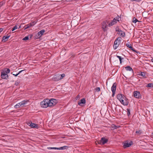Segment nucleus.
<instances>
[{"label":"nucleus","instance_id":"obj_48","mask_svg":"<svg viewBox=\"0 0 153 153\" xmlns=\"http://www.w3.org/2000/svg\"><path fill=\"white\" fill-rule=\"evenodd\" d=\"M2 5H3L2 3H1V2H0V7H1Z\"/></svg>","mask_w":153,"mask_h":153},{"label":"nucleus","instance_id":"obj_36","mask_svg":"<svg viewBox=\"0 0 153 153\" xmlns=\"http://www.w3.org/2000/svg\"><path fill=\"white\" fill-rule=\"evenodd\" d=\"M47 149H57V147H48Z\"/></svg>","mask_w":153,"mask_h":153},{"label":"nucleus","instance_id":"obj_39","mask_svg":"<svg viewBox=\"0 0 153 153\" xmlns=\"http://www.w3.org/2000/svg\"><path fill=\"white\" fill-rule=\"evenodd\" d=\"M65 136L64 135H62V136H61L60 135H58V139H60V138H65Z\"/></svg>","mask_w":153,"mask_h":153},{"label":"nucleus","instance_id":"obj_40","mask_svg":"<svg viewBox=\"0 0 153 153\" xmlns=\"http://www.w3.org/2000/svg\"><path fill=\"white\" fill-rule=\"evenodd\" d=\"M95 91L97 92H99L100 90V87H97L95 89Z\"/></svg>","mask_w":153,"mask_h":153},{"label":"nucleus","instance_id":"obj_27","mask_svg":"<svg viewBox=\"0 0 153 153\" xmlns=\"http://www.w3.org/2000/svg\"><path fill=\"white\" fill-rule=\"evenodd\" d=\"M111 128H112V129L114 130V129H116L118 127L114 124H113L111 126Z\"/></svg>","mask_w":153,"mask_h":153},{"label":"nucleus","instance_id":"obj_51","mask_svg":"<svg viewBox=\"0 0 153 153\" xmlns=\"http://www.w3.org/2000/svg\"><path fill=\"white\" fill-rule=\"evenodd\" d=\"M79 95H78L77 96V97H76V98H79Z\"/></svg>","mask_w":153,"mask_h":153},{"label":"nucleus","instance_id":"obj_33","mask_svg":"<svg viewBox=\"0 0 153 153\" xmlns=\"http://www.w3.org/2000/svg\"><path fill=\"white\" fill-rule=\"evenodd\" d=\"M127 115L129 116L130 114V109L129 108H127Z\"/></svg>","mask_w":153,"mask_h":153},{"label":"nucleus","instance_id":"obj_50","mask_svg":"<svg viewBox=\"0 0 153 153\" xmlns=\"http://www.w3.org/2000/svg\"><path fill=\"white\" fill-rule=\"evenodd\" d=\"M151 61L153 62V58L151 60Z\"/></svg>","mask_w":153,"mask_h":153},{"label":"nucleus","instance_id":"obj_3","mask_svg":"<svg viewBox=\"0 0 153 153\" xmlns=\"http://www.w3.org/2000/svg\"><path fill=\"white\" fill-rule=\"evenodd\" d=\"M109 21L106 20L104 21L102 23V28L104 31L107 30L106 28L108 26V24H109Z\"/></svg>","mask_w":153,"mask_h":153},{"label":"nucleus","instance_id":"obj_15","mask_svg":"<svg viewBox=\"0 0 153 153\" xmlns=\"http://www.w3.org/2000/svg\"><path fill=\"white\" fill-rule=\"evenodd\" d=\"M10 35H8L7 36H4L3 38H2V42L4 41V42L7 41V40L8 38L10 37Z\"/></svg>","mask_w":153,"mask_h":153},{"label":"nucleus","instance_id":"obj_43","mask_svg":"<svg viewBox=\"0 0 153 153\" xmlns=\"http://www.w3.org/2000/svg\"><path fill=\"white\" fill-rule=\"evenodd\" d=\"M131 1H136L137 2H139L142 0H130Z\"/></svg>","mask_w":153,"mask_h":153},{"label":"nucleus","instance_id":"obj_11","mask_svg":"<svg viewBox=\"0 0 153 153\" xmlns=\"http://www.w3.org/2000/svg\"><path fill=\"white\" fill-rule=\"evenodd\" d=\"M133 144V142L132 141H130L129 143L128 142L125 143L123 145V147L126 148L130 146Z\"/></svg>","mask_w":153,"mask_h":153},{"label":"nucleus","instance_id":"obj_23","mask_svg":"<svg viewBox=\"0 0 153 153\" xmlns=\"http://www.w3.org/2000/svg\"><path fill=\"white\" fill-rule=\"evenodd\" d=\"M123 95L122 94H118L117 95V98L119 100H120L121 98H122V96Z\"/></svg>","mask_w":153,"mask_h":153},{"label":"nucleus","instance_id":"obj_4","mask_svg":"<svg viewBox=\"0 0 153 153\" xmlns=\"http://www.w3.org/2000/svg\"><path fill=\"white\" fill-rule=\"evenodd\" d=\"M37 22L34 21L29 23L28 24L25 25L23 27L24 30L27 29L34 26L36 23Z\"/></svg>","mask_w":153,"mask_h":153},{"label":"nucleus","instance_id":"obj_46","mask_svg":"<svg viewBox=\"0 0 153 153\" xmlns=\"http://www.w3.org/2000/svg\"><path fill=\"white\" fill-rule=\"evenodd\" d=\"M112 92V96H113L115 94V91Z\"/></svg>","mask_w":153,"mask_h":153},{"label":"nucleus","instance_id":"obj_28","mask_svg":"<svg viewBox=\"0 0 153 153\" xmlns=\"http://www.w3.org/2000/svg\"><path fill=\"white\" fill-rule=\"evenodd\" d=\"M139 21L135 17H134L133 18L132 22L133 23H136L137 22H139Z\"/></svg>","mask_w":153,"mask_h":153},{"label":"nucleus","instance_id":"obj_32","mask_svg":"<svg viewBox=\"0 0 153 153\" xmlns=\"http://www.w3.org/2000/svg\"><path fill=\"white\" fill-rule=\"evenodd\" d=\"M121 38L120 37H119L116 38L115 40H116V41H117L118 42L120 43V42L121 41Z\"/></svg>","mask_w":153,"mask_h":153},{"label":"nucleus","instance_id":"obj_16","mask_svg":"<svg viewBox=\"0 0 153 153\" xmlns=\"http://www.w3.org/2000/svg\"><path fill=\"white\" fill-rule=\"evenodd\" d=\"M45 32V30H42L39 31L38 33V37L40 38L41 37Z\"/></svg>","mask_w":153,"mask_h":153},{"label":"nucleus","instance_id":"obj_38","mask_svg":"<svg viewBox=\"0 0 153 153\" xmlns=\"http://www.w3.org/2000/svg\"><path fill=\"white\" fill-rule=\"evenodd\" d=\"M18 28L17 25H15L14 27L12 29V31H13L15 30L16 29Z\"/></svg>","mask_w":153,"mask_h":153},{"label":"nucleus","instance_id":"obj_29","mask_svg":"<svg viewBox=\"0 0 153 153\" xmlns=\"http://www.w3.org/2000/svg\"><path fill=\"white\" fill-rule=\"evenodd\" d=\"M139 75L142 76L143 77H144L146 75L145 73L144 72H140V73L139 74Z\"/></svg>","mask_w":153,"mask_h":153},{"label":"nucleus","instance_id":"obj_30","mask_svg":"<svg viewBox=\"0 0 153 153\" xmlns=\"http://www.w3.org/2000/svg\"><path fill=\"white\" fill-rule=\"evenodd\" d=\"M147 87H150L151 88H152L153 87V83H149L146 86Z\"/></svg>","mask_w":153,"mask_h":153},{"label":"nucleus","instance_id":"obj_12","mask_svg":"<svg viewBox=\"0 0 153 153\" xmlns=\"http://www.w3.org/2000/svg\"><path fill=\"white\" fill-rule=\"evenodd\" d=\"M117 22L116 21V20L115 19H114L111 22H109V24L108 25V26L111 27L113 26V25L115 24Z\"/></svg>","mask_w":153,"mask_h":153},{"label":"nucleus","instance_id":"obj_17","mask_svg":"<svg viewBox=\"0 0 153 153\" xmlns=\"http://www.w3.org/2000/svg\"><path fill=\"white\" fill-rule=\"evenodd\" d=\"M86 102L85 99L83 98L80 100L79 102H78V104L79 105H82V104H85Z\"/></svg>","mask_w":153,"mask_h":153},{"label":"nucleus","instance_id":"obj_6","mask_svg":"<svg viewBox=\"0 0 153 153\" xmlns=\"http://www.w3.org/2000/svg\"><path fill=\"white\" fill-rule=\"evenodd\" d=\"M57 102V100L54 99L49 100V103L50 107L55 105L56 104Z\"/></svg>","mask_w":153,"mask_h":153},{"label":"nucleus","instance_id":"obj_52","mask_svg":"<svg viewBox=\"0 0 153 153\" xmlns=\"http://www.w3.org/2000/svg\"><path fill=\"white\" fill-rule=\"evenodd\" d=\"M73 57V58H74L75 57V56L74 55H73L71 57Z\"/></svg>","mask_w":153,"mask_h":153},{"label":"nucleus","instance_id":"obj_9","mask_svg":"<svg viewBox=\"0 0 153 153\" xmlns=\"http://www.w3.org/2000/svg\"><path fill=\"white\" fill-rule=\"evenodd\" d=\"M134 96L136 98H139L140 97V92L138 91H134Z\"/></svg>","mask_w":153,"mask_h":153},{"label":"nucleus","instance_id":"obj_41","mask_svg":"<svg viewBox=\"0 0 153 153\" xmlns=\"http://www.w3.org/2000/svg\"><path fill=\"white\" fill-rule=\"evenodd\" d=\"M19 82H19L18 80H17L16 81L15 83L14 84L16 85L17 86L19 84Z\"/></svg>","mask_w":153,"mask_h":153},{"label":"nucleus","instance_id":"obj_5","mask_svg":"<svg viewBox=\"0 0 153 153\" xmlns=\"http://www.w3.org/2000/svg\"><path fill=\"white\" fill-rule=\"evenodd\" d=\"M115 30L116 32H118L117 33L120 35L121 36L124 37L125 36V33L119 29L118 27H117L115 29Z\"/></svg>","mask_w":153,"mask_h":153},{"label":"nucleus","instance_id":"obj_49","mask_svg":"<svg viewBox=\"0 0 153 153\" xmlns=\"http://www.w3.org/2000/svg\"><path fill=\"white\" fill-rule=\"evenodd\" d=\"M22 25H21L20 26H19V28H20L21 27V26H22Z\"/></svg>","mask_w":153,"mask_h":153},{"label":"nucleus","instance_id":"obj_19","mask_svg":"<svg viewBox=\"0 0 153 153\" xmlns=\"http://www.w3.org/2000/svg\"><path fill=\"white\" fill-rule=\"evenodd\" d=\"M68 148V146H64L62 147H58V150H64L67 149Z\"/></svg>","mask_w":153,"mask_h":153},{"label":"nucleus","instance_id":"obj_18","mask_svg":"<svg viewBox=\"0 0 153 153\" xmlns=\"http://www.w3.org/2000/svg\"><path fill=\"white\" fill-rule=\"evenodd\" d=\"M142 131L141 130L137 129L135 132V135H140L142 133Z\"/></svg>","mask_w":153,"mask_h":153},{"label":"nucleus","instance_id":"obj_21","mask_svg":"<svg viewBox=\"0 0 153 153\" xmlns=\"http://www.w3.org/2000/svg\"><path fill=\"white\" fill-rule=\"evenodd\" d=\"M125 69H126L127 71H131L132 72H133V71L132 69V68L129 66H127L126 67H125Z\"/></svg>","mask_w":153,"mask_h":153},{"label":"nucleus","instance_id":"obj_13","mask_svg":"<svg viewBox=\"0 0 153 153\" xmlns=\"http://www.w3.org/2000/svg\"><path fill=\"white\" fill-rule=\"evenodd\" d=\"M116 86H117L116 83L115 82L113 84L111 88V91L112 92H114V91L116 92Z\"/></svg>","mask_w":153,"mask_h":153},{"label":"nucleus","instance_id":"obj_45","mask_svg":"<svg viewBox=\"0 0 153 153\" xmlns=\"http://www.w3.org/2000/svg\"><path fill=\"white\" fill-rule=\"evenodd\" d=\"M28 36V37H29L30 38H31L33 36V35L32 34H30Z\"/></svg>","mask_w":153,"mask_h":153},{"label":"nucleus","instance_id":"obj_34","mask_svg":"<svg viewBox=\"0 0 153 153\" xmlns=\"http://www.w3.org/2000/svg\"><path fill=\"white\" fill-rule=\"evenodd\" d=\"M52 79L54 81H57V76L56 75H55L54 76V77Z\"/></svg>","mask_w":153,"mask_h":153},{"label":"nucleus","instance_id":"obj_37","mask_svg":"<svg viewBox=\"0 0 153 153\" xmlns=\"http://www.w3.org/2000/svg\"><path fill=\"white\" fill-rule=\"evenodd\" d=\"M28 39H29V37H28V36H26L24 38L22 39L23 40H25V41L27 40Z\"/></svg>","mask_w":153,"mask_h":153},{"label":"nucleus","instance_id":"obj_2","mask_svg":"<svg viewBox=\"0 0 153 153\" xmlns=\"http://www.w3.org/2000/svg\"><path fill=\"white\" fill-rule=\"evenodd\" d=\"M121 100H119V101L122 104L126 106L129 103L128 99L126 98V96L124 95L122 96Z\"/></svg>","mask_w":153,"mask_h":153},{"label":"nucleus","instance_id":"obj_26","mask_svg":"<svg viewBox=\"0 0 153 153\" xmlns=\"http://www.w3.org/2000/svg\"><path fill=\"white\" fill-rule=\"evenodd\" d=\"M3 71L5 72V73L7 74L9 73L10 72V70L9 68H6L5 69L4 71Z\"/></svg>","mask_w":153,"mask_h":153},{"label":"nucleus","instance_id":"obj_53","mask_svg":"<svg viewBox=\"0 0 153 153\" xmlns=\"http://www.w3.org/2000/svg\"><path fill=\"white\" fill-rule=\"evenodd\" d=\"M67 1H70V0H67Z\"/></svg>","mask_w":153,"mask_h":153},{"label":"nucleus","instance_id":"obj_35","mask_svg":"<svg viewBox=\"0 0 153 153\" xmlns=\"http://www.w3.org/2000/svg\"><path fill=\"white\" fill-rule=\"evenodd\" d=\"M117 57L119 59L120 64H121L122 62V58L121 56H117Z\"/></svg>","mask_w":153,"mask_h":153},{"label":"nucleus","instance_id":"obj_44","mask_svg":"<svg viewBox=\"0 0 153 153\" xmlns=\"http://www.w3.org/2000/svg\"><path fill=\"white\" fill-rule=\"evenodd\" d=\"M119 19V17H116L114 19H115L116 21V22H117V21H119V20H118Z\"/></svg>","mask_w":153,"mask_h":153},{"label":"nucleus","instance_id":"obj_42","mask_svg":"<svg viewBox=\"0 0 153 153\" xmlns=\"http://www.w3.org/2000/svg\"><path fill=\"white\" fill-rule=\"evenodd\" d=\"M131 44L129 42L126 44V46L128 48H129L131 46Z\"/></svg>","mask_w":153,"mask_h":153},{"label":"nucleus","instance_id":"obj_22","mask_svg":"<svg viewBox=\"0 0 153 153\" xmlns=\"http://www.w3.org/2000/svg\"><path fill=\"white\" fill-rule=\"evenodd\" d=\"M129 48L131 50H132L134 52L137 54H139L140 53V52L138 51H137V50H135L131 46Z\"/></svg>","mask_w":153,"mask_h":153},{"label":"nucleus","instance_id":"obj_10","mask_svg":"<svg viewBox=\"0 0 153 153\" xmlns=\"http://www.w3.org/2000/svg\"><path fill=\"white\" fill-rule=\"evenodd\" d=\"M28 125L32 128H38V124L32 122H29Z\"/></svg>","mask_w":153,"mask_h":153},{"label":"nucleus","instance_id":"obj_24","mask_svg":"<svg viewBox=\"0 0 153 153\" xmlns=\"http://www.w3.org/2000/svg\"><path fill=\"white\" fill-rule=\"evenodd\" d=\"M65 76V74H60L58 76V78L59 79H61L64 77Z\"/></svg>","mask_w":153,"mask_h":153},{"label":"nucleus","instance_id":"obj_47","mask_svg":"<svg viewBox=\"0 0 153 153\" xmlns=\"http://www.w3.org/2000/svg\"><path fill=\"white\" fill-rule=\"evenodd\" d=\"M3 30V29L2 28H0V33L2 32Z\"/></svg>","mask_w":153,"mask_h":153},{"label":"nucleus","instance_id":"obj_31","mask_svg":"<svg viewBox=\"0 0 153 153\" xmlns=\"http://www.w3.org/2000/svg\"><path fill=\"white\" fill-rule=\"evenodd\" d=\"M25 70H23L19 71V73L16 74H13V75L15 76H17L19 74L21 73L22 72L25 71Z\"/></svg>","mask_w":153,"mask_h":153},{"label":"nucleus","instance_id":"obj_25","mask_svg":"<svg viewBox=\"0 0 153 153\" xmlns=\"http://www.w3.org/2000/svg\"><path fill=\"white\" fill-rule=\"evenodd\" d=\"M20 103L19 102V103H17L16 105H15L14 106V108H20V106H22L20 104Z\"/></svg>","mask_w":153,"mask_h":153},{"label":"nucleus","instance_id":"obj_54","mask_svg":"<svg viewBox=\"0 0 153 153\" xmlns=\"http://www.w3.org/2000/svg\"><path fill=\"white\" fill-rule=\"evenodd\" d=\"M152 134H153V133H152Z\"/></svg>","mask_w":153,"mask_h":153},{"label":"nucleus","instance_id":"obj_1","mask_svg":"<svg viewBox=\"0 0 153 153\" xmlns=\"http://www.w3.org/2000/svg\"><path fill=\"white\" fill-rule=\"evenodd\" d=\"M49 99H46L41 102L40 105L41 107L43 108H46L48 107H50L49 103Z\"/></svg>","mask_w":153,"mask_h":153},{"label":"nucleus","instance_id":"obj_14","mask_svg":"<svg viewBox=\"0 0 153 153\" xmlns=\"http://www.w3.org/2000/svg\"><path fill=\"white\" fill-rule=\"evenodd\" d=\"M120 43L118 42L117 41L115 40L114 42V49H116L118 47Z\"/></svg>","mask_w":153,"mask_h":153},{"label":"nucleus","instance_id":"obj_7","mask_svg":"<svg viewBox=\"0 0 153 153\" xmlns=\"http://www.w3.org/2000/svg\"><path fill=\"white\" fill-rule=\"evenodd\" d=\"M108 141V139L105 137H103L101 138V139L98 142L99 144L104 145Z\"/></svg>","mask_w":153,"mask_h":153},{"label":"nucleus","instance_id":"obj_20","mask_svg":"<svg viewBox=\"0 0 153 153\" xmlns=\"http://www.w3.org/2000/svg\"><path fill=\"white\" fill-rule=\"evenodd\" d=\"M29 102L28 100H24L20 102V104L22 106H24L25 104Z\"/></svg>","mask_w":153,"mask_h":153},{"label":"nucleus","instance_id":"obj_8","mask_svg":"<svg viewBox=\"0 0 153 153\" xmlns=\"http://www.w3.org/2000/svg\"><path fill=\"white\" fill-rule=\"evenodd\" d=\"M1 76L2 79H7L8 77L7 74L4 71L1 72Z\"/></svg>","mask_w":153,"mask_h":153}]
</instances>
